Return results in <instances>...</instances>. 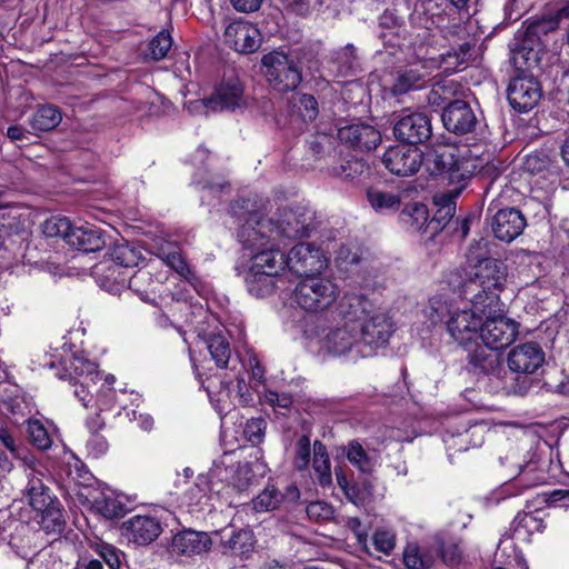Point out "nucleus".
Masks as SVG:
<instances>
[{
	"instance_id": "21",
	"label": "nucleus",
	"mask_w": 569,
	"mask_h": 569,
	"mask_svg": "<svg viewBox=\"0 0 569 569\" xmlns=\"http://www.w3.org/2000/svg\"><path fill=\"white\" fill-rule=\"evenodd\" d=\"M224 37L226 42L240 53H252L257 51L261 44L259 30L253 24L246 21L231 22L226 28Z\"/></svg>"
},
{
	"instance_id": "9",
	"label": "nucleus",
	"mask_w": 569,
	"mask_h": 569,
	"mask_svg": "<svg viewBox=\"0 0 569 569\" xmlns=\"http://www.w3.org/2000/svg\"><path fill=\"white\" fill-rule=\"evenodd\" d=\"M545 362V352L537 342H525L513 347L507 356V365L511 372L522 375L520 382L513 388L517 395H525L531 387L529 375L535 373Z\"/></svg>"
},
{
	"instance_id": "52",
	"label": "nucleus",
	"mask_w": 569,
	"mask_h": 569,
	"mask_svg": "<svg viewBox=\"0 0 569 569\" xmlns=\"http://www.w3.org/2000/svg\"><path fill=\"white\" fill-rule=\"evenodd\" d=\"M379 27L381 29L387 30V31H381L379 33V37L381 38L382 41H385L386 43L390 42V44L392 47L401 46L400 41L391 40L392 36H396L397 38L399 37L398 29L400 27L399 19L396 16H393V13L388 12V11L383 12L379 18Z\"/></svg>"
},
{
	"instance_id": "59",
	"label": "nucleus",
	"mask_w": 569,
	"mask_h": 569,
	"mask_svg": "<svg viewBox=\"0 0 569 569\" xmlns=\"http://www.w3.org/2000/svg\"><path fill=\"white\" fill-rule=\"evenodd\" d=\"M266 421L262 418H252L247 421L243 435L251 443H260L264 437Z\"/></svg>"
},
{
	"instance_id": "64",
	"label": "nucleus",
	"mask_w": 569,
	"mask_h": 569,
	"mask_svg": "<svg viewBox=\"0 0 569 569\" xmlns=\"http://www.w3.org/2000/svg\"><path fill=\"white\" fill-rule=\"evenodd\" d=\"M0 443L7 451L11 452L12 457H21V453H27L22 448H20L14 438L4 429L0 430Z\"/></svg>"
},
{
	"instance_id": "42",
	"label": "nucleus",
	"mask_w": 569,
	"mask_h": 569,
	"mask_svg": "<svg viewBox=\"0 0 569 569\" xmlns=\"http://www.w3.org/2000/svg\"><path fill=\"white\" fill-rule=\"evenodd\" d=\"M367 173H369V166L357 157L343 159L339 166L331 169L332 176L345 181H355Z\"/></svg>"
},
{
	"instance_id": "23",
	"label": "nucleus",
	"mask_w": 569,
	"mask_h": 569,
	"mask_svg": "<svg viewBox=\"0 0 569 569\" xmlns=\"http://www.w3.org/2000/svg\"><path fill=\"white\" fill-rule=\"evenodd\" d=\"M526 226V218L520 210L505 208L493 216L491 229L497 239L511 242L523 232Z\"/></svg>"
},
{
	"instance_id": "25",
	"label": "nucleus",
	"mask_w": 569,
	"mask_h": 569,
	"mask_svg": "<svg viewBox=\"0 0 569 569\" xmlns=\"http://www.w3.org/2000/svg\"><path fill=\"white\" fill-rule=\"evenodd\" d=\"M130 540L137 545L146 546L154 541L162 531L161 522L152 516L137 515L124 522Z\"/></svg>"
},
{
	"instance_id": "20",
	"label": "nucleus",
	"mask_w": 569,
	"mask_h": 569,
	"mask_svg": "<svg viewBox=\"0 0 569 569\" xmlns=\"http://www.w3.org/2000/svg\"><path fill=\"white\" fill-rule=\"evenodd\" d=\"M429 67L421 63H412L398 69L392 79L390 92L392 96H402L409 91L421 90L429 81Z\"/></svg>"
},
{
	"instance_id": "27",
	"label": "nucleus",
	"mask_w": 569,
	"mask_h": 569,
	"mask_svg": "<svg viewBox=\"0 0 569 569\" xmlns=\"http://www.w3.org/2000/svg\"><path fill=\"white\" fill-rule=\"evenodd\" d=\"M219 537L224 553L243 556L253 550V533L249 529L226 528L219 532Z\"/></svg>"
},
{
	"instance_id": "50",
	"label": "nucleus",
	"mask_w": 569,
	"mask_h": 569,
	"mask_svg": "<svg viewBox=\"0 0 569 569\" xmlns=\"http://www.w3.org/2000/svg\"><path fill=\"white\" fill-rule=\"evenodd\" d=\"M27 433L30 442L40 450H48L52 446V439L44 427L39 420L30 419L27 421Z\"/></svg>"
},
{
	"instance_id": "29",
	"label": "nucleus",
	"mask_w": 569,
	"mask_h": 569,
	"mask_svg": "<svg viewBox=\"0 0 569 569\" xmlns=\"http://www.w3.org/2000/svg\"><path fill=\"white\" fill-rule=\"evenodd\" d=\"M110 257L114 263V267H110L108 269L109 274H107V278H113L114 281L121 277L119 273L124 274L123 272L118 271V268H133L137 267L141 260H143L141 251L126 242L117 243L111 249Z\"/></svg>"
},
{
	"instance_id": "22",
	"label": "nucleus",
	"mask_w": 569,
	"mask_h": 569,
	"mask_svg": "<svg viewBox=\"0 0 569 569\" xmlns=\"http://www.w3.org/2000/svg\"><path fill=\"white\" fill-rule=\"evenodd\" d=\"M211 547L208 533L184 529L172 537L169 551L174 556L196 557L207 552Z\"/></svg>"
},
{
	"instance_id": "51",
	"label": "nucleus",
	"mask_w": 569,
	"mask_h": 569,
	"mask_svg": "<svg viewBox=\"0 0 569 569\" xmlns=\"http://www.w3.org/2000/svg\"><path fill=\"white\" fill-rule=\"evenodd\" d=\"M172 47V38L167 30L158 32L148 43V53L153 60L163 59Z\"/></svg>"
},
{
	"instance_id": "1",
	"label": "nucleus",
	"mask_w": 569,
	"mask_h": 569,
	"mask_svg": "<svg viewBox=\"0 0 569 569\" xmlns=\"http://www.w3.org/2000/svg\"><path fill=\"white\" fill-rule=\"evenodd\" d=\"M480 251V242L470 247L468 261L473 268L461 288L463 299L471 303L470 308L452 309L440 299L430 300L432 321L446 319L450 337L463 348L478 339L485 315L503 312L499 293L506 283V266L500 260L485 257L486 252Z\"/></svg>"
},
{
	"instance_id": "14",
	"label": "nucleus",
	"mask_w": 569,
	"mask_h": 569,
	"mask_svg": "<svg viewBox=\"0 0 569 569\" xmlns=\"http://www.w3.org/2000/svg\"><path fill=\"white\" fill-rule=\"evenodd\" d=\"M381 160L391 173L406 177L416 173L420 169L423 154L417 147L400 144L389 147Z\"/></svg>"
},
{
	"instance_id": "37",
	"label": "nucleus",
	"mask_w": 569,
	"mask_h": 569,
	"mask_svg": "<svg viewBox=\"0 0 569 569\" xmlns=\"http://www.w3.org/2000/svg\"><path fill=\"white\" fill-rule=\"evenodd\" d=\"M62 120L61 111L52 104H43L32 113L29 123L34 132L50 131L59 126Z\"/></svg>"
},
{
	"instance_id": "16",
	"label": "nucleus",
	"mask_w": 569,
	"mask_h": 569,
	"mask_svg": "<svg viewBox=\"0 0 569 569\" xmlns=\"http://www.w3.org/2000/svg\"><path fill=\"white\" fill-rule=\"evenodd\" d=\"M206 103L211 111H224L242 109L247 106L243 94V86L238 78L223 80L213 91L206 98Z\"/></svg>"
},
{
	"instance_id": "28",
	"label": "nucleus",
	"mask_w": 569,
	"mask_h": 569,
	"mask_svg": "<svg viewBox=\"0 0 569 569\" xmlns=\"http://www.w3.org/2000/svg\"><path fill=\"white\" fill-rule=\"evenodd\" d=\"M70 247L83 252H96L101 250L106 242L101 231L92 226L74 227L69 234Z\"/></svg>"
},
{
	"instance_id": "40",
	"label": "nucleus",
	"mask_w": 569,
	"mask_h": 569,
	"mask_svg": "<svg viewBox=\"0 0 569 569\" xmlns=\"http://www.w3.org/2000/svg\"><path fill=\"white\" fill-rule=\"evenodd\" d=\"M207 348L218 368H227L231 360L229 338L222 333H213L207 340Z\"/></svg>"
},
{
	"instance_id": "4",
	"label": "nucleus",
	"mask_w": 569,
	"mask_h": 569,
	"mask_svg": "<svg viewBox=\"0 0 569 569\" xmlns=\"http://www.w3.org/2000/svg\"><path fill=\"white\" fill-rule=\"evenodd\" d=\"M427 170L431 176H440L451 187L446 193L458 197L468 186L477 169L473 159L460 157L448 146L439 147L426 154Z\"/></svg>"
},
{
	"instance_id": "26",
	"label": "nucleus",
	"mask_w": 569,
	"mask_h": 569,
	"mask_svg": "<svg viewBox=\"0 0 569 569\" xmlns=\"http://www.w3.org/2000/svg\"><path fill=\"white\" fill-rule=\"evenodd\" d=\"M339 316L345 320L343 325L359 326L372 311V303L365 296L347 293L337 307Z\"/></svg>"
},
{
	"instance_id": "45",
	"label": "nucleus",
	"mask_w": 569,
	"mask_h": 569,
	"mask_svg": "<svg viewBox=\"0 0 569 569\" xmlns=\"http://www.w3.org/2000/svg\"><path fill=\"white\" fill-rule=\"evenodd\" d=\"M402 560L407 569H430L433 565V557L417 542L406 545Z\"/></svg>"
},
{
	"instance_id": "13",
	"label": "nucleus",
	"mask_w": 569,
	"mask_h": 569,
	"mask_svg": "<svg viewBox=\"0 0 569 569\" xmlns=\"http://www.w3.org/2000/svg\"><path fill=\"white\" fill-rule=\"evenodd\" d=\"M393 134L397 140L416 147V144L423 143L431 137V120L423 112L399 116L393 126Z\"/></svg>"
},
{
	"instance_id": "41",
	"label": "nucleus",
	"mask_w": 569,
	"mask_h": 569,
	"mask_svg": "<svg viewBox=\"0 0 569 569\" xmlns=\"http://www.w3.org/2000/svg\"><path fill=\"white\" fill-rule=\"evenodd\" d=\"M312 468L318 482L322 486H329L332 481L330 459L326 446L317 440L313 442Z\"/></svg>"
},
{
	"instance_id": "19",
	"label": "nucleus",
	"mask_w": 569,
	"mask_h": 569,
	"mask_svg": "<svg viewBox=\"0 0 569 569\" xmlns=\"http://www.w3.org/2000/svg\"><path fill=\"white\" fill-rule=\"evenodd\" d=\"M358 327L343 325L331 329L323 339V348L337 356L353 353L355 357H361Z\"/></svg>"
},
{
	"instance_id": "33",
	"label": "nucleus",
	"mask_w": 569,
	"mask_h": 569,
	"mask_svg": "<svg viewBox=\"0 0 569 569\" xmlns=\"http://www.w3.org/2000/svg\"><path fill=\"white\" fill-rule=\"evenodd\" d=\"M456 198L457 197L450 196L446 192L436 198V204L438 206V209L435 212L432 219L429 220L427 224V229H430L431 236L442 230L446 224L453 218L456 213Z\"/></svg>"
},
{
	"instance_id": "32",
	"label": "nucleus",
	"mask_w": 569,
	"mask_h": 569,
	"mask_svg": "<svg viewBox=\"0 0 569 569\" xmlns=\"http://www.w3.org/2000/svg\"><path fill=\"white\" fill-rule=\"evenodd\" d=\"M467 428L463 431H458L457 433H451L448 438L445 439L447 443L453 441L455 445H459V451H465L468 447L463 445L469 442L470 447H480L485 441V433L488 430V425L483 421L473 422L468 421L466 423Z\"/></svg>"
},
{
	"instance_id": "12",
	"label": "nucleus",
	"mask_w": 569,
	"mask_h": 569,
	"mask_svg": "<svg viewBox=\"0 0 569 569\" xmlns=\"http://www.w3.org/2000/svg\"><path fill=\"white\" fill-rule=\"evenodd\" d=\"M542 97L541 84L538 79L528 72L515 76L508 86L507 98L510 106L525 113L533 109Z\"/></svg>"
},
{
	"instance_id": "57",
	"label": "nucleus",
	"mask_w": 569,
	"mask_h": 569,
	"mask_svg": "<svg viewBox=\"0 0 569 569\" xmlns=\"http://www.w3.org/2000/svg\"><path fill=\"white\" fill-rule=\"evenodd\" d=\"M372 542L378 551L390 555L396 547V535L391 530L380 529L373 533Z\"/></svg>"
},
{
	"instance_id": "48",
	"label": "nucleus",
	"mask_w": 569,
	"mask_h": 569,
	"mask_svg": "<svg viewBox=\"0 0 569 569\" xmlns=\"http://www.w3.org/2000/svg\"><path fill=\"white\" fill-rule=\"evenodd\" d=\"M281 502L282 492L269 485L252 500V506L257 512H267L277 509Z\"/></svg>"
},
{
	"instance_id": "2",
	"label": "nucleus",
	"mask_w": 569,
	"mask_h": 569,
	"mask_svg": "<svg viewBox=\"0 0 569 569\" xmlns=\"http://www.w3.org/2000/svg\"><path fill=\"white\" fill-rule=\"evenodd\" d=\"M260 211L261 207L256 199L251 198H240L230 208L233 219L241 222L242 218L247 217L258 227V232L262 236L268 232L274 240L297 239L308 237L310 233L313 214L303 207L283 209L277 222L262 218Z\"/></svg>"
},
{
	"instance_id": "8",
	"label": "nucleus",
	"mask_w": 569,
	"mask_h": 569,
	"mask_svg": "<svg viewBox=\"0 0 569 569\" xmlns=\"http://www.w3.org/2000/svg\"><path fill=\"white\" fill-rule=\"evenodd\" d=\"M338 295V287L330 279L307 276L296 286L293 300L308 312H320L329 308L337 300Z\"/></svg>"
},
{
	"instance_id": "44",
	"label": "nucleus",
	"mask_w": 569,
	"mask_h": 569,
	"mask_svg": "<svg viewBox=\"0 0 569 569\" xmlns=\"http://www.w3.org/2000/svg\"><path fill=\"white\" fill-rule=\"evenodd\" d=\"M367 198L370 206L377 212H395L400 208L401 198L397 193L382 191L380 189L371 188L367 191Z\"/></svg>"
},
{
	"instance_id": "11",
	"label": "nucleus",
	"mask_w": 569,
	"mask_h": 569,
	"mask_svg": "<svg viewBox=\"0 0 569 569\" xmlns=\"http://www.w3.org/2000/svg\"><path fill=\"white\" fill-rule=\"evenodd\" d=\"M501 313L485 315L481 323L478 338L491 350L508 348L519 335L520 325Z\"/></svg>"
},
{
	"instance_id": "39",
	"label": "nucleus",
	"mask_w": 569,
	"mask_h": 569,
	"mask_svg": "<svg viewBox=\"0 0 569 569\" xmlns=\"http://www.w3.org/2000/svg\"><path fill=\"white\" fill-rule=\"evenodd\" d=\"M495 351L496 350H491L485 345H477L476 348L468 355L469 363L483 373H493L500 363V357Z\"/></svg>"
},
{
	"instance_id": "34",
	"label": "nucleus",
	"mask_w": 569,
	"mask_h": 569,
	"mask_svg": "<svg viewBox=\"0 0 569 569\" xmlns=\"http://www.w3.org/2000/svg\"><path fill=\"white\" fill-rule=\"evenodd\" d=\"M86 500L101 516L108 519L122 517L124 505L111 495L103 492H91Z\"/></svg>"
},
{
	"instance_id": "10",
	"label": "nucleus",
	"mask_w": 569,
	"mask_h": 569,
	"mask_svg": "<svg viewBox=\"0 0 569 569\" xmlns=\"http://www.w3.org/2000/svg\"><path fill=\"white\" fill-rule=\"evenodd\" d=\"M361 349V357H370L379 348L389 343L396 331V323L386 311L376 310L366 318L358 327Z\"/></svg>"
},
{
	"instance_id": "17",
	"label": "nucleus",
	"mask_w": 569,
	"mask_h": 569,
	"mask_svg": "<svg viewBox=\"0 0 569 569\" xmlns=\"http://www.w3.org/2000/svg\"><path fill=\"white\" fill-rule=\"evenodd\" d=\"M338 139L342 144L358 151H371L381 142V134L373 126L359 122L341 127Z\"/></svg>"
},
{
	"instance_id": "36",
	"label": "nucleus",
	"mask_w": 569,
	"mask_h": 569,
	"mask_svg": "<svg viewBox=\"0 0 569 569\" xmlns=\"http://www.w3.org/2000/svg\"><path fill=\"white\" fill-rule=\"evenodd\" d=\"M279 277L269 276L266 271L248 270L244 277L248 292L256 298H264L273 293Z\"/></svg>"
},
{
	"instance_id": "62",
	"label": "nucleus",
	"mask_w": 569,
	"mask_h": 569,
	"mask_svg": "<svg viewBox=\"0 0 569 569\" xmlns=\"http://www.w3.org/2000/svg\"><path fill=\"white\" fill-rule=\"evenodd\" d=\"M208 482L204 477H198L197 481L187 490L186 499L189 505H198L206 497Z\"/></svg>"
},
{
	"instance_id": "6",
	"label": "nucleus",
	"mask_w": 569,
	"mask_h": 569,
	"mask_svg": "<svg viewBox=\"0 0 569 569\" xmlns=\"http://www.w3.org/2000/svg\"><path fill=\"white\" fill-rule=\"evenodd\" d=\"M552 21H533L531 22L521 38H516L510 47V62L513 64L518 73L527 72L540 62L542 44L540 34H546L553 29Z\"/></svg>"
},
{
	"instance_id": "24",
	"label": "nucleus",
	"mask_w": 569,
	"mask_h": 569,
	"mask_svg": "<svg viewBox=\"0 0 569 569\" xmlns=\"http://www.w3.org/2000/svg\"><path fill=\"white\" fill-rule=\"evenodd\" d=\"M227 481L237 492H244L258 485L259 479L266 472V466L258 459L253 461L238 462L229 467Z\"/></svg>"
},
{
	"instance_id": "7",
	"label": "nucleus",
	"mask_w": 569,
	"mask_h": 569,
	"mask_svg": "<svg viewBox=\"0 0 569 569\" xmlns=\"http://www.w3.org/2000/svg\"><path fill=\"white\" fill-rule=\"evenodd\" d=\"M261 64L269 86L280 93L296 90L302 81L297 61L283 51L274 50L264 54Z\"/></svg>"
},
{
	"instance_id": "3",
	"label": "nucleus",
	"mask_w": 569,
	"mask_h": 569,
	"mask_svg": "<svg viewBox=\"0 0 569 569\" xmlns=\"http://www.w3.org/2000/svg\"><path fill=\"white\" fill-rule=\"evenodd\" d=\"M234 223L239 226L237 237L243 248L249 251L250 270L266 271L269 276L279 277L286 270L288 261L287 254L280 250L281 241L262 236L258 232V227L247 217L239 222L234 219Z\"/></svg>"
},
{
	"instance_id": "43",
	"label": "nucleus",
	"mask_w": 569,
	"mask_h": 569,
	"mask_svg": "<svg viewBox=\"0 0 569 569\" xmlns=\"http://www.w3.org/2000/svg\"><path fill=\"white\" fill-rule=\"evenodd\" d=\"M121 277L116 280L119 286L124 287L128 284L129 289L137 292L144 301H149L148 287L153 286L156 282L152 280V274L148 270L140 269L132 276L120 274Z\"/></svg>"
},
{
	"instance_id": "15",
	"label": "nucleus",
	"mask_w": 569,
	"mask_h": 569,
	"mask_svg": "<svg viewBox=\"0 0 569 569\" xmlns=\"http://www.w3.org/2000/svg\"><path fill=\"white\" fill-rule=\"evenodd\" d=\"M287 268L297 276H311L327 267L323 252L309 242L296 244L287 254Z\"/></svg>"
},
{
	"instance_id": "38",
	"label": "nucleus",
	"mask_w": 569,
	"mask_h": 569,
	"mask_svg": "<svg viewBox=\"0 0 569 569\" xmlns=\"http://www.w3.org/2000/svg\"><path fill=\"white\" fill-rule=\"evenodd\" d=\"M347 460L362 473H371L376 466V459L358 440H351L345 447Z\"/></svg>"
},
{
	"instance_id": "46",
	"label": "nucleus",
	"mask_w": 569,
	"mask_h": 569,
	"mask_svg": "<svg viewBox=\"0 0 569 569\" xmlns=\"http://www.w3.org/2000/svg\"><path fill=\"white\" fill-rule=\"evenodd\" d=\"M19 459L27 467V478L29 476L41 477L40 463L30 453H21V457H12L10 451H0V471L8 473L13 469V460Z\"/></svg>"
},
{
	"instance_id": "35",
	"label": "nucleus",
	"mask_w": 569,
	"mask_h": 569,
	"mask_svg": "<svg viewBox=\"0 0 569 569\" xmlns=\"http://www.w3.org/2000/svg\"><path fill=\"white\" fill-rule=\"evenodd\" d=\"M402 223L413 232L427 233L429 222V212L426 204L415 202L407 204L400 212Z\"/></svg>"
},
{
	"instance_id": "58",
	"label": "nucleus",
	"mask_w": 569,
	"mask_h": 569,
	"mask_svg": "<svg viewBox=\"0 0 569 569\" xmlns=\"http://www.w3.org/2000/svg\"><path fill=\"white\" fill-rule=\"evenodd\" d=\"M298 112L303 121H313L319 114L318 101L311 94H300L298 100Z\"/></svg>"
},
{
	"instance_id": "63",
	"label": "nucleus",
	"mask_w": 569,
	"mask_h": 569,
	"mask_svg": "<svg viewBox=\"0 0 569 569\" xmlns=\"http://www.w3.org/2000/svg\"><path fill=\"white\" fill-rule=\"evenodd\" d=\"M87 449L93 458H99L108 451L109 443L104 437L91 435L87 441Z\"/></svg>"
},
{
	"instance_id": "18",
	"label": "nucleus",
	"mask_w": 569,
	"mask_h": 569,
	"mask_svg": "<svg viewBox=\"0 0 569 569\" xmlns=\"http://www.w3.org/2000/svg\"><path fill=\"white\" fill-rule=\"evenodd\" d=\"M445 128L456 134L475 130L478 119L471 106L465 100H455L446 106L441 113Z\"/></svg>"
},
{
	"instance_id": "31",
	"label": "nucleus",
	"mask_w": 569,
	"mask_h": 569,
	"mask_svg": "<svg viewBox=\"0 0 569 569\" xmlns=\"http://www.w3.org/2000/svg\"><path fill=\"white\" fill-rule=\"evenodd\" d=\"M517 469L516 482L520 486L530 488L545 482V473L539 468V460L535 452L528 451L523 462L517 465Z\"/></svg>"
},
{
	"instance_id": "56",
	"label": "nucleus",
	"mask_w": 569,
	"mask_h": 569,
	"mask_svg": "<svg viewBox=\"0 0 569 569\" xmlns=\"http://www.w3.org/2000/svg\"><path fill=\"white\" fill-rule=\"evenodd\" d=\"M332 58L338 64L339 71L347 73L357 60V49L352 43H348L346 47L333 51Z\"/></svg>"
},
{
	"instance_id": "49",
	"label": "nucleus",
	"mask_w": 569,
	"mask_h": 569,
	"mask_svg": "<svg viewBox=\"0 0 569 569\" xmlns=\"http://www.w3.org/2000/svg\"><path fill=\"white\" fill-rule=\"evenodd\" d=\"M70 220L66 217H51L42 224V231L47 237H60L69 243V234L73 231Z\"/></svg>"
},
{
	"instance_id": "53",
	"label": "nucleus",
	"mask_w": 569,
	"mask_h": 569,
	"mask_svg": "<svg viewBox=\"0 0 569 569\" xmlns=\"http://www.w3.org/2000/svg\"><path fill=\"white\" fill-rule=\"evenodd\" d=\"M96 551L108 569H120L124 560V553L121 550L109 543H100Z\"/></svg>"
},
{
	"instance_id": "61",
	"label": "nucleus",
	"mask_w": 569,
	"mask_h": 569,
	"mask_svg": "<svg viewBox=\"0 0 569 569\" xmlns=\"http://www.w3.org/2000/svg\"><path fill=\"white\" fill-rule=\"evenodd\" d=\"M307 516L313 521L328 520L333 515L332 507L325 501H315L307 506Z\"/></svg>"
},
{
	"instance_id": "60",
	"label": "nucleus",
	"mask_w": 569,
	"mask_h": 569,
	"mask_svg": "<svg viewBox=\"0 0 569 569\" xmlns=\"http://www.w3.org/2000/svg\"><path fill=\"white\" fill-rule=\"evenodd\" d=\"M550 159L545 153H531L523 161V170L537 174L548 169Z\"/></svg>"
},
{
	"instance_id": "55",
	"label": "nucleus",
	"mask_w": 569,
	"mask_h": 569,
	"mask_svg": "<svg viewBox=\"0 0 569 569\" xmlns=\"http://www.w3.org/2000/svg\"><path fill=\"white\" fill-rule=\"evenodd\" d=\"M311 442L307 435H302L296 442L293 466L297 470H306L310 462Z\"/></svg>"
},
{
	"instance_id": "30",
	"label": "nucleus",
	"mask_w": 569,
	"mask_h": 569,
	"mask_svg": "<svg viewBox=\"0 0 569 569\" xmlns=\"http://www.w3.org/2000/svg\"><path fill=\"white\" fill-rule=\"evenodd\" d=\"M470 50L471 46L465 42L458 49H451L438 58H430L428 62L431 68H441L445 72L453 73L467 63L471 56Z\"/></svg>"
},
{
	"instance_id": "5",
	"label": "nucleus",
	"mask_w": 569,
	"mask_h": 569,
	"mask_svg": "<svg viewBox=\"0 0 569 569\" xmlns=\"http://www.w3.org/2000/svg\"><path fill=\"white\" fill-rule=\"evenodd\" d=\"M29 505L36 511L37 522L47 533L60 535L66 526L60 501L53 497L41 477L29 476L26 486Z\"/></svg>"
},
{
	"instance_id": "47",
	"label": "nucleus",
	"mask_w": 569,
	"mask_h": 569,
	"mask_svg": "<svg viewBox=\"0 0 569 569\" xmlns=\"http://www.w3.org/2000/svg\"><path fill=\"white\" fill-rule=\"evenodd\" d=\"M67 371H69L71 381H93L98 376L97 365L80 356L72 358Z\"/></svg>"
},
{
	"instance_id": "54",
	"label": "nucleus",
	"mask_w": 569,
	"mask_h": 569,
	"mask_svg": "<svg viewBox=\"0 0 569 569\" xmlns=\"http://www.w3.org/2000/svg\"><path fill=\"white\" fill-rule=\"evenodd\" d=\"M164 262L190 283H193L197 280L194 272L191 270L184 257L180 252L174 251L168 253L164 258Z\"/></svg>"
}]
</instances>
